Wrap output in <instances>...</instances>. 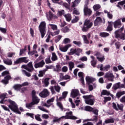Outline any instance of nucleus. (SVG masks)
Here are the masks:
<instances>
[{
  "label": "nucleus",
  "instance_id": "nucleus-1",
  "mask_svg": "<svg viewBox=\"0 0 125 125\" xmlns=\"http://www.w3.org/2000/svg\"><path fill=\"white\" fill-rule=\"evenodd\" d=\"M21 69H25V70H26V71L29 72H28L24 69L21 70L23 75L30 78V77L31 76L30 73H32L34 72V71H35V68H34V66H33V62H28L27 65L23 64L21 65Z\"/></svg>",
  "mask_w": 125,
  "mask_h": 125
},
{
  "label": "nucleus",
  "instance_id": "nucleus-2",
  "mask_svg": "<svg viewBox=\"0 0 125 125\" xmlns=\"http://www.w3.org/2000/svg\"><path fill=\"white\" fill-rule=\"evenodd\" d=\"M36 91L34 90H33L32 91V101L31 103H26L25 104L26 108H27V109H29V110H31L33 108V107H35V105H38L39 103H40V99L37 96V95H36Z\"/></svg>",
  "mask_w": 125,
  "mask_h": 125
},
{
  "label": "nucleus",
  "instance_id": "nucleus-3",
  "mask_svg": "<svg viewBox=\"0 0 125 125\" xmlns=\"http://www.w3.org/2000/svg\"><path fill=\"white\" fill-rule=\"evenodd\" d=\"M8 102H9V103L10 104L8 105V107L9 109L11 110V111H13L14 112V113H17V114H21V112L19 111L17 104H16L15 102L9 99L8 100Z\"/></svg>",
  "mask_w": 125,
  "mask_h": 125
},
{
  "label": "nucleus",
  "instance_id": "nucleus-4",
  "mask_svg": "<svg viewBox=\"0 0 125 125\" xmlns=\"http://www.w3.org/2000/svg\"><path fill=\"white\" fill-rule=\"evenodd\" d=\"M83 98L85 99V102L87 105H94V102L95 101V99L92 95L83 96Z\"/></svg>",
  "mask_w": 125,
  "mask_h": 125
},
{
  "label": "nucleus",
  "instance_id": "nucleus-5",
  "mask_svg": "<svg viewBox=\"0 0 125 125\" xmlns=\"http://www.w3.org/2000/svg\"><path fill=\"white\" fill-rule=\"evenodd\" d=\"M93 25V23L92 22H90V20H85L83 25L82 28V30L83 32H84L85 33L87 32L91 27H92V25Z\"/></svg>",
  "mask_w": 125,
  "mask_h": 125
},
{
  "label": "nucleus",
  "instance_id": "nucleus-6",
  "mask_svg": "<svg viewBox=\"0 0 125 125\" xmlns=\"http://www.w3.org/2000/svg\"><path fill=\"white\" fill-rule=\"evenodd\" d=\"M66 116H62L60 119H64L65 120H77L78 117L72 115H73V112L69 111L65 113Z\"/></svg>",
  "mask_w": 125,
  "mask_h": 125
},
{
  "label": "nucleus",
  "instance_id": "nucleus-7",
  "mask_svg": "<svg viewBox=\"0 0 125 125\" xmlns=\"http://www.w3.org/2000/svg\"><path fill=\"white\" fill-rule=\"evenodd\" d=\"M29 60H27V57L20 58L14 62L15 65H18V64H21V63H28Z\"/></svg>",
  "mask_w": 125,
  "mask_h": 125
},
{
  "label": "nucleus",
  "instance_id": "nucleus-8",
  "mask_svg": "<svg viewBox=\"0 0 125 125\" xmlns=\"http://www.w3.org/2000/svg\"><path fill=\"white\" fill-rule=\"evenodd\" d=\"M104 78L105 79H108V81H109V82H114L115 76H114V74H113L112 72L109 71L105 73Z\"/></svg>",
  "mask_w": 125,
  "mask_h": 125
},
{
  "label": "nucleus",
  "instance_id": "nucleus-9",
  "mask_svg": "<svg viewBox=\"0 0 125 125\" xmlns=\"http://www.w3.org/2000/svg\"><path fill=\"white\" fill-rule=\"evenodd\" d=\"M49 91L47 89H44L41 92L39 93V96L42 98H46L48 96H49Z\"/></svg>",
  "mask_w": 125,
  "mask_h": 125
},
{
  "label": "nucleus",
  "instance_id": "nucleus-10",
  "mask_svg": "<svg viewBox=\"0 0 125 125\" xmlns=\"http://www.w3.org/2000/svg\"><path fill=\"white\" fill-rule=\"evenodd\" d=\"M84 15L85 16H90L92 14V11L88 8L87 5H85L83 9Z\"/></svg>",
  "mask_w": 125,
  "mask_h": 125
},
{
  "label": "nucleus",
  "instance_id": "nucleus-11",
  "mask_svg": "<svg viewBox=\"0 0 125 125\" xmlns=\"http://www.w3.org/2000/svg\"><path fill=\"white\" fill-rule=\"evenodd\" d=\"M50 89L52 94H55V93H56V92H55V90L56 91H57V92L59 93L60 92V89H61V87H60V86H59V85H55L54 86H51L50 87ZM54 89L55 90H54Z\"/></svg>",
  "mask_w": 125,
  "mask_h": 125
},
{
  "label": "nucleus",
  "instance_id": "nucleus-12",
  "mask_svg": "<svg viewBox=\"0 0 125 125\" xmlns=\"http://www.w3.org/2000/svg\"><path fill=\"white\" fill-rule=\"evenodd\" d=\"M10 80H11V76H10V75H7L4 77V79L1 81V83L4 84H8L9 83Z\"/></svg>",
  "mask_w": 125,
  "mask_h": 125
},
{
  "label": "nucleus",
  "instance_id": "nucleus-13",
  "mask_svg": "<svg viewBox=\"0 0 125 125\" xmlns=\"http://www.w3.org/2000/svg\"><path fill=\"white\" fill-rule=\"evenodd\" d=\"M113 26L115 29L121 28L122 26V22H121V19H118L113 22Z\"/></svg>",
  "mask_w": 125,
  "mask_h": 125
},
{
  "label": "nucleus",
  "instance_id": "nucleus-14",
  "mask_svg": "<svg viewBox=\"0 0 125 125\" xmlns=\"http://www.w3.org/2000/svg\"><path fill=\"white\" fill-rule=\"evenodd\" d=\"M45 64V62H44V61L42 60L40 62L35 63L34 67L36 69H38V68H42Z\"/></svg>",
  "mask_w": 125,
  "mask_h": 125
},
{
  "label": "nucleus",
  "instance_id": "nucleus-15",
  "mask_svg": "<svg viewBox=\"0 0 125 125\" xmlns=\"http://www.w3.org/2000/svg\"><path fill=\"white\" fill-rule=\"evenodd\" d=\"M102 23V19L100 17H97L94 21V26H99Z\"/></svg>",
  "mask_w": 125,
  "mask_h": 125
},
{
  "label": "nucleus",
  "instance_id": "nucleus-16",
  "mask_svg": "<svg viewBox=\"0 0 125 125\" xmlns=\"http://www.w3.org/2000/svg\"><path fill=\"white\" fill-rule=\"evenodd\" d=\"M79 93H80L79 90L73 89L71 91V95L72 98H76V97H77V96H79Z\"/></svg>",
  "mask_w": 125,
  "mask_h": 125
},
{
  "label": "nucleus",
  "instance_id": "nucleus-17",
  "mask_svg": "<svg viewBox=\"0 0 125 125\" xmlns=\"http://www.w3.org/2000/svg\"><path fill=\"white\" fill-rule=\"evenodd\" d=\"M46 28V23L45 21H42L39 26V30H45Z\"/></svg>",
  "mask_w": 125,
  "mask_h": 125
},
{
  "label": "nucleus",
  "instance_id": "nucleus-18",
  "mask_svg": "<svg viewBox=\"0 0 125 125\" xmlns=\"http://www.w3.org/2000/svg\"><path fill=\"white\" fill-rule=\"evenodd\" d=\"M85 80L87 84H90V83H92L93 82L96 81L95 79L90 78L89 76L86 77Z\"/></svg>",
  "mask_w": 125,
  "mask_h": 125
},
{
  "label": "nucleus",
  "instance_id": "nucleus-19",
  "mask_svg": "<svg viewBox=\"0 0 125 125\" xmlns=\"http://www.w3.org/2000/svg\"><path fill=\"white\" fill-rule=\"evenodd\" d=\"M90 58L92 60L91 61V64L92 66L93 67H94V68H95L96 64H97V61L95 60V58H94V56H91Z\"/></svg>",
  "mask_w": 125,
  "mask_h": 125
},
{
  "label": "nucleus",
  "instance_id": "nucleus-20",
  "mask_svg": "<svg viewBox=\"0 0 125 125\" xmlns=\"http://www.w3.org/2000/svg\"><path fill=\"white\" fill-rule=\"evenodd\" d=\"M71 46H72V45H71V44H68L64 47L60 48V49L62 52H66V51L68 50V48H69V47H71Z\"/></svg>",
  "mask_w": 125,
  "mask_h": 125
},
{
  "label": "nucleus",
  "instance_id": "nucleus-21",
  "mask_svg": "<svg viewBox=\"0 0 125 125\" xmlns=\"http://www.w3.org/2000/svg\"><path fill=\"white\" fill-rule=\"evenodd\" d=\"M3 62L4 64L9 66L12 65V60L10 59H4L3 60Z\"/></svg>",
  "mask_w": 125,
  "mask_h": 125
},
{
  "label": "nucleus",
  "instance_id": "nucleus-22",
  "mask_svg": "<svg viewBox=\"0 0 125 125\" xmlns=\"http://www.w3.org/2000/svg\"><path fill=\"white\" fill-rule=\"evenodd\" d=\"M108 25L106 28V31L111 32L113 31V22L112 21H108Z\"/></svg>",
  "mask_w": 125,
  "mask_h": 125
},
{
  "label": "nucleus",
  "instance_id": "nucleus-23",
  "mask_svg": "<svg viewBox=\"0 0 125 125\" xmlns=\"http://www.w3.org/2000/svg\"><path fill=\"white\" fill-rule=\"evenodd\" d=\"M60 79V81H63V80H69V79H70V76L65 75V76H64L63 73H61Z\"/></svg>",
  "mask_w": 125,
  "mask_h": 125
},
{
  "label": "nucleus",
  "instance_id": "nucleus-24",
  "mask_svg": "<svg viewBox=\"0 0 125 125\" xmlns=\"http://www.w3.org/2000/svg\"><path fill=\"white\" fill-rule=\"evenodd\" d=\"M49 18L50 20H51L53 18H55V19H57L58 17H57V16L55 15L52 13V12L51 11H49Z\"/></svg>",
  "mask_w": 125,
  "mask_h": 125
},
{
  "label": "nucleus",
  "instance_id": "nucleus-25",
  "mask_svg": "<svg viewBox=\"0 0 125 125\" xmlns=\"http://www.w3.org/2000/svg\"><path fill=\"white\" fill-rule=\"evenodd\" d=\"M64 17L65 18V19L67 22H70V21H71V20H72V16H71V14H65L64 15Z\"/></svg>",
  "mask_w": 125,
  "mask_h": 125
},
{
  "label": "nucleus",
  "instance_id": "nucleus-26",
  "mask_svg": "<svg viewBox=\"0 0 125 125\" xmlns=\"http://www.w3.org/2000/svg\"><path fill=\"white\" fill-rule=\"evenodd\" d=\"M39 30L41 33L42 39H43L46 34V30L45 29H39Z\"/></svg>",
  "mask_w": 125,
  "mask_h": 125
},
{
  "label": "nucleus",
  "instance_id": "nucleus-27",
  "mask_svg": "<svg viewBox=\"0 0 125 125\" xmlns=\"http://www.w3.org/2000/svg\"><path fill=\"white\" fill-rule=\"evenodd\" d=\"M120 84H121V83L120 82L114 84L112 87V89L117 90V89H120Z\"/></svg>",
  "mask_w": 125,
  "mask_h": 125
},
{
  "label": "nucleus",
  "instance_id": "nucleus-28",
  "mask_svg": "<svg viewBox=\"0 0 125 125\" xmlns=\"http://www.w3.org/2000/svg\"><path fill=\"white\" fill-rule=\"evenodd\" d=\"M124 94H125V91L117 92L116 93V97L119 99L121 98V96H122V95H124Z\"/></svg>",
  "mask_w": 125,
  "mask_h": 125
},
{
  "label": "nucleus",
  "instance_id": "nucleus-29",
  "mask_svg": "<svg viewBox=\"0 0 125 125\" xmlns=\"http://www.w3.org/2000/svg\"><path fill=\"white\" fill-rule=\"evenodd\" d=\"M51 60L52 61H56L57 60H58V58L57 57V55H56V54L54 52L52 53Z\"/></svg>",
  "mask_w": 125,
  "mask_h": 125
},
{
  "label": "nucleus",
  "instance_id": "nucleus-30",
  "mask_svg": "<svg viewBox=\"0 0 125 125\" xmlns=\"http://www.w3.org/2000/svg\"><path fill=\"white\" fill-rule=\"evenodd\" d=\"M21 87H22V85L19 84H16L13 86V88L15 89V90L17 91L20 90V89H21Z\"/></svg>",
  "mask_w": 125,
  "mask_h": 125
},
{
  "label": "nucleus",
  "instance_id": "nucleus-31",
  "mask_svg": "<svg viewBox=\"0 0 125 125\" xmlns=\"http://www.w3.org/2000/svg\"><path fill=\"white\" fill-rule=\"evenodd\" d=\"M100 36L102 38H106V37H109L110 34L107 32H101L100 33Z\"/></svg>",
  "mask_w": 125,
  "mask_h": 125
},
{
  "label": "nucleus",
  "instance_id": "nucleus-32",
  "mask_svg": "<svg viewBox=\"0 0 125 125\" xmlns=\"http://www.w3.org/2000/svg\"><path fill=\"white\" fill-rule=\"evenodd\" d=\"M82 38L83 39L84 43H86V44H88L89 43V41L87 39L86 35H83Z\"/></svg>",
  "mask_w": 125,
  "mask_h": 125
},
{
  "label": "nucleus",
  "instance_id": "nucleus-33",
  "mask_svg": "<svg viewBox=\"0 0 125 125\" xmlns=\"http://www.w3.org/2000/svg\"><path fill=\"white\" fill-rule=\"evenodd\" d=\"M110 94V92L107 91V90H103L102 92H101V96H102V95L109 96Z\"/></svg>",
  "mask_w": 125,
  "mask_h": 125
},
{
  "label": "nucleus",
  "instance_id": "nucleus-34",
  "mask_svg": "<svg viewBox=\"0 0 125 125\" xmlns=\"http://www.w3.org/2000/svg\"><path fill=\"white\" fill-rule=\"evenodd\" d=\"M76 50L75 52L76 55H77V56H80V54L82 53L83 50H82V49L81 48H76Z\"/></svg>",
  "mask_w": 125,
  "mask_h": 125
},
{
  "label": "nucleus",
  "instance_id": "nucleus-35",
  "mask_svg": "<svg viewBox=\"0 0 125 125\" xmlns=\"http://www.w3.org/2000/svg\"><path fill=\"white\" fill-rule=\"evenodd\" d=\"M84 109L85 111H87L88 112H92V111H93V108L89 105L86 106Z\"/></svg>",
  "mask_w": 125,
  "mask_h": 125
},
{
  "label": "nucleus",
  "instance_id": "nucleus-36",
  "mask_svg": "<svg viewBox=\"0 0 125 125\" xmlns=\"http://www.w3.org/2000/svg\"><path fill=\"white\" fill-rule=\"evenodd\" d=\"M68 65L70 71H72V70H73V68L75 67V63L73 62H69Z\"/></svg>",
  "mask_w": 125,
  "mask_h": 125
},
{
  "label": "nucleus",
  "instance_id": "nucleus-37",
  "mask_svg": "<svg viewBox=\"0 0 125 125\" xmlns=\"http://www.w3.org/2000/svg\"><path fill=\"white\" fill-rule=\"evenodd\" d=\"M76 48H71L70 50V52L68 53V54L69 55H74V54H76Z\"/></svg>",
  "mask_w": 125,
  "mask_h": 125
},
{
  "label": "nucleus",
  "instance_id": "nucleus-38",
  "mask_svg": "<svg viewBox=\"0 0 125 125\" xmlns=\"http://www.w3.org/2000/svg\"><path fill=\"white\" fill-rule=\"evenodd\" d=\"M104 123L105 124H113L115 123V121L114 120V119L111 118V119L106 120L104 121Z\"/></svg>",
  "mask_w": 125,
  "mask_h": 125
},
{
  "label": "nucleus",
  "instance_id": "nucleus-39",
  "mask_svg": "<svg viewBox=\"0 0 125 125\" xmlns=\"http://www.w3.org/2000/svg\"><path fill=\"white\" fill-rule=\"evenodd\" d=\"M101 8V6L100 4H96L93 6V9L94 11H96Z\"/></svg>",
  "mask_w": 125,
  "mask_h": 125
},
{
  "label": "nucleus",
  "instance_id": "nucleus-40",
  "mask_svg": "<svg viewBox=\"0 0 125 125\" xmlns=\"http://www.w3.org/2000/svg\"><path fill=\"white\" fill-rule=\"evenodd\" d=\"M45 62L46 64H50L52 63L51 60H50V56H48V57L45 59Z\"/></svg>",
  "mask_w": 125,
  "mask_h": 125
},
{
  "label": "nucleus",
  "instance_id": "nucleus-41",
  "mask_svg": "<svg viewBox=\"0 0 125 125\" xmlns=\"http://www.w3.org/2000/svg\"><path fill=\"white\" fill-rule=\"evenodd\" d=\"M62 31L63 33H68L70 32V28H69V27L68 26H65L62 28Z\"/></svg>",
  "mask_w": 125,
  "mask_h": 125
},
{
  "label": "nucleus",
  "instance_id": "nucleus-42",
  "mask_svg": "<svg viewBox=\"0 0 125 125\" xmlns=\"http://www.w3.org/2000/svg\"><path fill=\"white\" fill-rule=\"evenodd\" d=\"M62 15H63L64 16V15H65V11H64V10H62L61 11H59L58 12V16L61 17L62 16Z\"/></svg>",
  "mask_w": 125,
  "mask_h": 125
},
{
  "label": "nucleus",
  "instance_id": "nucleus-43",
  "mask_svg": "<svg viewBox=\"0 0 125 125\" xmlns=\"http://www.w3.org/2000/svg\"><path fill=\"white\" fill-rule=\"evenodd\" d=\"M49 78H46L44 79V83L45 85V86H48V84H49Z\"/></svg>",
  "mask_w": 125,
  "mask_h": 125
},
{
  "label": "nucleus",
  "instance_id": "nucleus-44",
  "mask_svg": "<svg viewBox=\"0 0 125 125\" xmlns=\"http://www.w3.org/2000/svg\"><path fill=\"white\" fill-rule=\"evenodd\" d=\"M38 53V51L37 50H33L32 51H28V54L29 55H31V56L34 55V54H37Z\"/></svg>",
  "mask_w": 125,
  "mask_h": 125
},
{
  "label": "nucleus",
  "instance_id": "nucleus-45",
  "mask_svg": "<svg viewBox=\"0 0 125 125\" xmlns=\"http://www.w3.org/2000/svg\"><path fill=\"white\" fill-rule=\"evenodd\" d=\"M57 105L60 107L61 111H63V110H64V108H63V104H62L60 102H58L57 103Z\"/></svg>",
  "mask_w": 125,
  "mask_h": 125
},
{
  "label": "nucleus",
  "instance_id": "nucleus-46",
  "mask_svg": "<svg viewBox=\"0 0 125 125\" xmlns=\"http://www.w3.org/2000/svg\"><path fill=\"white\" fill-rule=\"evenodd\" d=\"M56 69H55V71L56 72H57L58 73V72H60V71H61V65H60V64H57L56 66Z\"/></svg>",
  "mask_w": 125,
  "mask_h": 125
},
{
  "label": "nucleus",
  "instance_id": "nucleus-47",
  "mask_svg": "<svg viewBox=\"0 0 125 125\" xmlns=\"http://www.w3.org/2000/svg\"><path fill=\"white\" fill-rule=\"evenodd\" d=\"M49 26L51 27V29L54 31L57 30V25L55 24H49Z\"/></svg>",
  "mask_w": 125,
  "mask_h": 125
},
{
  "label": "nucleus",
  "instance_id": "nucleus-48",
  "mask_svg": "<svg viewBox=\"0 0 125 125\" xmlns=\"http://www.w3.org/2000/svg\"><path fill=\"white\" fill-rule=\"evenodd\" d=\"M97 59L98 60V61H99V62L102 63V62H103V61L105 60V57H104V56L102 57H97Z\"/></svg>",
  "mask_w": 125,
  "mask_h": 125
},
{
  "label": "nucleus",
  "instance_id": "nucleus-49",
  "mask_svg": "<svg viewBox=\"0 0 125 125\" xmlns=\"http://www.w3.org/2000/svg\"><path fill=\"white\" fill-rule=\"evenodd\" d=\"M62 39V36L61 35H59L56 37V39L55 40V42L57 43L59 41H60Z\"/></svg>",
  "mask_w": 125,
  "mask_h": 125
},
{
  "label": "nucleus",
  "instance_id": "nucleus-50",
  "mask_svg": "<svg viewBox=\"0 0 125 125\" xmlns=\"http://www.w3.org/2000/svg\"><path fill=\"white\" fill-rule=\"evenodd\" d=\"M117 108L118 110H120V111H123L124 110V105L123 104H117Z\"/></svg>",
  "mask_w": 125,
  "mask_h": 125
},
{
  "label": "nucleus",
  "instance_id": "nucleus-51",
  "mask_svg": "<svg viewBox=\"0 0 125 125\" xmlns=\"http://www.w3.org/2000/svg\"><path fill=\"white\" fill-rule=\"evenodd\" d=\"M79 20V17L75 16V18L72 20L71 23H77V22H78Z\"/></svg>",
  "mask_w": 125,
  "mask_h": 125
},
{
  "label": "nucleus",
  "instance_id": "nucleus-52",
  "mask_svg": "<svg viewBox=\"0 0 125 125\" xmlns=\"http://www.w3.org/2000/svg\"><path fill=\"white\" fill-rule=\"evenodd\" d=\"M61 118H58V117H55L53 120V123H59Z\"/></svg>",
  "mask_w": 125,
  "mask_h": 125
},
{
  "label": "nucleus",
  "instance_id": "nucleus-53",
  "mask_svg": "<svg viewBox=\"0 0 125 125\" xmlns=\"http://www.w3.org/2000/svg\"><path fill=\"white\" fill-rule=\"evenodd\" d=\"M63 42L65 44L67 43H70L71 42V40H70V39L69 38H65L63 40Z\"/></svg>",
  "mask_w": 125,
  "mask_h": 125
},
{
  "label": "nucleus",
  "instance_id": "nucleus-54",
  "mask_svg": "<svg viewBox=\"0 0 125 125\" xmlns=\"http://www.w3.org/2000/svg\"><path fill=\"white\" fill-rule=\"evenodd\" d=\"M9 71L7 70H5L2 72L1 73V76L2 77H4V76H6V75H9Z\"/></svg>",
  "mask_w": 125,
  "mask_h": 125
},
{
  "label": "nucleus",
  "instance_id": "nucleus-55",
  "mask_svg": "<svg viewBox=\"0 0 125 125\" xmlns=\"http://www.w3.org/2000/svg\"><path fill=\"white\" fill-rule=\"evenodd\" d=\"M35 118L37 121H38L39 122H42V120L40 117V115H37L35 116Z\"/></svg>",
  "mask_w": 125,
  "mask_h": 125
},
{
  "label": "nucleus",
  "instance_id": "nucleus-56",
  "mask_svg": "<svg viewBox=\"0 0 125 125\" xmlns=\"http://www.w3.org/2000/svg\"><path fill=\"white\" fill-rule=\"evenodd\" d=\"M73 43L74 44H76V45H78V46H80L81 45H82V42L79 41H73Z\"/></svg>",
  "mask_w": 125,
  "mask_h": 125
},
{
  "label": "nucleus",
  "instance_id": "nucleus-57",
  "mask_svg": "<svg viewBox=\"0 0 125 125\" xmlns=\"http://www.w3.org/2000/svg\"><path fill=\"white\" fill-rule=\"evenodd\" d=\"M112 107L114 110H116V111H119V108H118V107H117V104L115 103H112Z\"/></svg>",
  "mask_w": 125,
  "mask_h": 125
},
{
  "label": "nucleus",
  "instance_id": "nucleus-58",
  "mask_svg": "<svg viewBox=\"0 0 125 125\" xmlns=\"http://www.w3.org/2000/svg\"><path fill=\"white\" fill-rule=\"evenodd\" d=\"M110 67H111V66L109 64L105 65L104 67V71H108V70H109V69H110Z\"/></svg>",
  "mask_w": 125,
  "mask_h": 125
},
{
  "label": "nucleus",
  "instance_id": "nucleus-59",
  "mask_svg": "<svg viewBox=\"0 0 125 125\" xmlns=\"http://www.w3.org/2000/svg\"><path fill=\"white\" fill-rule=\"evenodd\" d=\"M94 56H96L97 57H101V53L100 52H96L94 54Z\"/></svg>",
  "mask_w": 125,
  "mask_h": 125
},
{
  "label": "nucleus",
  "instance_id": "nucleus-60",
  "mask_svg": "<svg viewBox=\"0 0 125 125\" xmlns=\"http://www.w3.org/2000/svg\"><path fill=\"white\" fill-rule=\"evenodd\" d=\"M80 60L82 62H84V61H87V57L84 56L80 58Z\"/></svg>",
  "mask_w": 125,
  "mask_h": 125
},
{
  "label": "nucleus",
  "instance_id": "nucleus-61",
  "mask_svg": "<svg viewBox=\"0 0 125 125\" xmlns=\"http://www.w3.org/2000/svg\"><path fill=\"white\" fill-rule=\"evenodd\" d=\"M104 102H107V101H111V97H104Z\"/></svg>",
  "mask_w": 125,
  "mask_h": 125
},
{
  "label": "nucleus",
  "instance_id": "nucleus-62",
  "mask_svg": "<svg viewBox=\"0 0 125 125\" xmlns=\"http://www.w3.org/2000/svg\"><path fill=\"white\" fill-rule=\"evenodd\" d=\"M30 33L31 36V37H32V38H33V37H35V36L34 35L35 33L34 32V30L33 29V28H30Z\"/></svg>",
  "mask_w": 125,
  "mask_h": 125
},
{
  "label": "nucleus",
  "instance_id": "nucleus-63",
  "mask_svg": "<svg viewBox=\"0 0 125 125\" xmlns=\"http://www.w3.org/2000/svg\"><path fill=\"white\" fill-rule=\"evenodd\" d=\"M68 71V67L64 66L62 67V71L63 72V73H66Z\"/></svg>",
  "mask_w": 125,
  "mask_h": 125
},
{
  "label": "nucleus",
  "instance_id": "nucleus-64",
  "mask_svg": "<svg viewBox=\"0 0 125 125\" xmlns=\"http://www.w3.org/2000/svg\"><path fill=\"white\" fill-rule=\"evenodd\" d=\"M44 75V71L41 70L39 71V77H43Z\"/></svg>",
  "mask_w": 125,
  "mask_h": 125
}]
</instances>
